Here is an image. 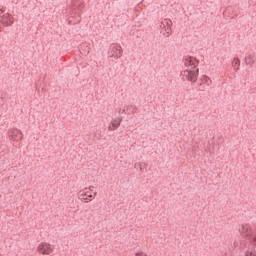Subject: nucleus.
Listing matches in <instances>:
<instances>
[{
	"instance_id": "nucleus-6",
	"label": "nucleus",
	"mask_w": 256,
	"mask_h": 256,
	"mask_svg": "<svg viewBox=\"0 0 256 256\" xmlns=\"http://www.w3.org/2000/svg\"><path fill=\"white\" fill-rule=\"evenodd\" d=\"M245 63H246V65H250V67H253V65L256 64V53L248 52L245 55Z\"/></svg>"
},
{
	"instance_id": "nucleus-7",
	"label": "nucleus",
	"mask_w": 256,
	"mask_h": 256,
	"mask_svg": "<svg viewBox=\"0 0 256 256\" xmlns=\"http://www.w3.org/2000/svg\"><path fill=\"white\" fill-rule=\"evenodd\" d=\"M11 139L13 141H22L23 140V132L20 129H14L12 131Z\"/></svg>"
},
{
	"instance_id": "nucleus-15",
	"label": "nucleus",
	"mask_w": 256,
	"mask_h": 256,
	"mask_svg": "<svg viewBox=\"0 0 256 256\" xmlns=\"http://www.w3.org/2000/svg\"><path fill=\"white\" fill-rule=\"evenodd\" d=\"M136 256H147V255H145V253H143V252H139L136 254Z\"/></svg>"
},
{
	"instance_id": "nucleus-18",
	"label": "nucleus",
	"mask_w": 256,
	"mask_h": 256,
	"mask_svg": "<svg viewBox=\"0 0 256 256\" xmlns=\"http://www.w3.org/2000/svg\"><path fill=\"white\" fill-rule=\"evenodd\" d=\"M89 189H90V190H91V189H93V186H90V188H89Z\"/></svg>"
},
{
	"instance_id": "nucleus-2",
	"label": "nucleus",
	"mask_w": 256,
	"mask_h": 256,
	"mask_svg": "<svg viewBox=\"0 0 256 256\" xmlns=\"http://www.w3.org/2000/svg\"><path fill=\"white\" fill-rule=\"evenodd\" d=\"M110 57H114V59H120L123 56V48L120 45L112 44L110 46Z\"/></svg>"
},
{
	"instance_id": "nucleus-17",
	"label": "nucleus",
	"mask_w": 256,
	"mask_h": 256,
	"mask_svg": "<svg viewBox=\"0 0 256 256\" xmlns=\"http://www.w3.org/2000/svg\"><path fill=\"white\" fill-rule=\"evenodd\" d=\"M86 197H92V195L87 194V192L84 193Z\"/></svg>"
},
{
	"instance_id": "nucleus-10",
	"label": "nucleus",
	"mask_w": 256,
	"mask_h": 256,
	"mask_svg": "<svg viewBox=\"0 0 256 256\" xmlns=\"http://www.w3.org/2000/svg\"><path fill=\"white\" fill-rule=\"evenodd\" d=\"M202 81L208 86L211 85V78H209L207 75L202 76Z\"/></svg>"
},
{
	"instance_id": "nucleus-1",
	"label": "nucleus",
	"mask_w": 256,
	"mask_h": 256,
	"mask_svg": "<svg viewBox=\"0 0 256 256\" xmlns=\"http://www.w3.org/2000/svg\"><path fill=\"white\" fill-rule=\"evenodd\" d=\"M185 67H192L194 70L186 69L183 71V77L187 79V81H190L191 83H197V79L199 78V68H197V65H199V60L193 56H185L183 58Z\"/></svg>"
},
{
	"instance_id": "nucleus-13",
	"label": "nucleus",
	"mask_w": 256,
	"mask_h": 256,
	"mask_svg": "<svg viewBox=\"0 0 256 256\" xmlns=\"http://www.w3.org/2000/svg\"><path fill=\"white\" fill-rule=\"evenodd\" d=\"M166 33H167V37H169V35H171V33H172L171 26H167Z\"/></svg>"
},
{
	"instance_id": "nucleus-5",
	"label": "nucleus",
	"mask_w": 256,
	"mask_h": 256,
	"mask_svg": "<svg viewBox=\"0 0 256 256\" xmlns=\"http://www.w3.org/2000/svg\"><path fill=\"white\" fill-rule=\"evenodd\" d=\"M238 231L242 237H247L249 240L251 239V228L249 225H239Z\"/></svg>"
},
{
	"instance_id": "nucleus-16",
	"label": "nucleus",
	"mask_w": 256,
	"mask_h": 256,
	"mask_svg": "<svg viewBox=\"0 0 256 256\" xmlns=\"http://www.w3.org/2000/svg\"><path fill=\"white\" fill-rule=\"evenodd\" d=\"M138 167L140 169V173H143V167L141 166V164H139Z\"/></svg>"
},
{
	"instance_id": "nucleus-19",
	"label": "nucleus",
	"mask_w": 256,
	"mask_h": 256,
	"mask_svg": "<svg viewBox=\"0 0 256 256\" xmlns=\"http://www.w3.org/2000/svg\"><path fill=\"white\" fill-rule=\"evenodd\" d=\"M0 11H1V13H3V10H2V9H0Z\"/></svg>"
},
{
	"instance_id": "nucleus-9",
	"label": "nucleus",
	"mask_w": 256,
	"mask_h": 256,
	"mask_svg": "<svg viewBox=\"0 0 256 256\" xmlns=\"http://www.w3.org/2000/svg\"><path fill=\"white\" fill-rule=\"evenodd\" d=\"M116 129H119V125H117L115 122H110L108 126L109 131H116Z\"/></svg>"
},
{
	"instance_id": "nucleus-8",
	"label": "nucleus",
	"mask_w": 256,
	"mask_h": 256,
	"mask_svg": "<svg viewBox=\"0 0 256 256\" xmlns=\"http://www.w3.org/2000/svg\"><path fill=\"white\" fill-rule=\"evenodd\" d=\"M240 65H241V61L239 60V58H234V60L232 61V66L236 71L239 70Z\"/></svg>"
},
{
	"instance_id": "nucleus-12",
	"label": "nucleus",
	"mask_w": 256,
	"mask_h": 256,
	"mask_svg": "<svg viewBox=\"0 0 256 256\" xmlns=\"http://www.w3.org/2000/svg\"><path fill=\"white\" fill-rule=\"evenodd\" d=\"M121 121H123V119L121 118H115L112 123H115L116 125H118V127L121 126Z\"/></svg>"
},
{
	"instance_id": "nucleus-11",
	"label": "nucleus",
	"mask_w": 256,
	"mask_h": 256,
	"mask_svg": "<svg viewBox=\"0 0 256 256\" xmlns=\"http://www.w3.org/2000/svg\"><path fill=\"white\" fill-rule=\"evenodd\" d=\"M162 25H166V27H172L173 26V22L171 20H164V22H162Z\"/></svg>"
},
{
	"instance_id": "nucleus-3",
	"label": "nucleus",
	"mask_w": 256,
	"mask_h": 256,
	"mask_svg": "<svg viewBox=\"0 0 256 256\" xmlns=\"http://www.w3.org/2000/svg\"><path fill=\"white\" fill-rule=\"evenodd\" d=\"M37 251L41 255H51V253H53V248L51 247V244L45 242L38 245Z\"/></svg>"
},
{
	"instance_id": "nucleus-14",
	"label": "nucleus",
	"mask_w": 256,
	"mask_h": 256,
	"mask_svg": "<svg viewBox=\"0 0 256 256\" xmlns=\"http://www.w3.org/2000/svg\"><path fill=\"white\" fill-rule=\"evenodd\" d=\"M245 256H256V252H253V251H248Z\"/></svg>"
},
{
	"instance_id": "nucleus-4",
	"label": "nucleus",
	"mask_w": 256,
	"mask_h": 256,
	"mask_svg": "<svg viewBox=\"0 0 256 256\" xmlns=\"http://www.w3.org/2000/svg\"><path fill=\"white\" fill-rule=\"evenodd\" d=\"M0 24L3 25V27H11V25H13V17L11 14L6 13L1 16Z\"/></svg>"
}]
</instances>
